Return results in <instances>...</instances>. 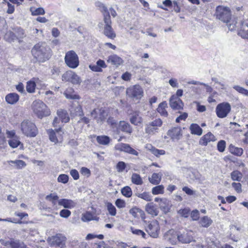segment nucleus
<instances>
[{"mask_svg": "<svg viewBox=\"0 0 248 248\" xmlns=\"http://www.w3.org/2000/svg\"><path fill=\"white\" fill-rule=\"evenodd\" d=\"M31 53L33 63L45 62L52 56L51 49L45 42H39L35 45L31 50Z\"/></svg>", "mask_w": 248, "mask_h": 248, "instance_id": "f257e3e1", "label": "nucleus"}, {"mask_svg": "<svg viewBox=\"0 0 248 248\" xmlns=\"http://www.w3.org/2000/svg\"><path fill=\"white\" fill-rule=\"evenodd\" d=\"M21 130L23 134L29 137H35L38 134L35 124L29 120H25L21 123Z\"/></svg>", "mask_w": 248, "mask_h": 248, "instance_id": "f03ea898", "label": "nucleus"}, {"mask_svg": "<svg viewBox=\"0 0 248 248\" xmlns=\"http://www.w3.org/2000/svg\"><path fill=\"white\" fill-rule=\"evenodd\" d=\"M32 108L34 113L39 118L46 116L49 114L46 106L42 101L36 100L33 102Z\"/></svg>", "mask_w": 248, "mask_h": 248, "instance_id": "7ed1b4c3", "label": "nucleus"}, {"mask_svg": "<svg viewBox=\"0 0 248 248\" xmlns=\"http://www.w3.org/2000/svg\"><path fill=\"white\" fill-rule=\"evenodd\" d=\"M100 29L103 28V33L107 37L113 39L116 37V33L112 27V22L110 18H105L103 19V23H99L98 25Z\"/></svg>", "mask_w": 248, "mask_h": 248, "instance_id": "20e7f679", "label": "nucleus"}, {"mask_svg": "<svg viewBox=\"0 0 248 248\" xmlns=\"http://www.w3.org/2000/svg\"><path fill=\"white\" fill-rule=\"evenodd\" d=\"M217 18L224 23H228L231 18V12L229 8L218 6L216 8Z\"/></svg>", "mask_w": 248, "mask_h": 248, "instance_id": "39448f33", "label": "nucleus"}, {"mask_svg": "<svg viewBox=\"0 0 248 248\" xmlns=\"http://www.w3.org/2000/svg\"><path fill=\"white\" fill-rule=\"evenodd\" d=\"M65 62L70 68H76L79 65L78 57L73 50L68 51L64 57Z\"/></svg>", "mask_w": 248, "mask_h": 248, "instance_id": "423d86ee", "label": "nucleus"}, {"mask_svg": "<svg viewBox=\"0 0 248 248\" xmlns=\"http://www.w3.org/2000/svg\"><path fill=\"white\" fill-rule=\"evenodd\" d=\"M66 238L62 234L58 233L54 236L49 237L47 242L51 247L63 248L65 245Z\"/></svg>", "mask_w": 248, "mask_h": 248, "instance_id": "0eeeda50", "label": "nucleus"}, {"mask_svg": "<svg viewBox=\"0 0 248 248\" xmlns=\"http://www.w3.org/2000/svg\"><path fill=\"white\" fill-rule=\"evenodd\" d=\"M231 110V105L228 102H222L218 104L216 108V113L219 118L227 117Z\"/></svg>", "mask_w": 248, "mask_h": 248, "instance_id": "6e6552de", "label": "nucleus"}, {"mask_svg": "<svg viewBox=\"0 0 248 248\" xmlns=\"http://www.w3.org/2000/svg\"><path fill=\"white\" fill-rule=\"evenodd\" d=\"M146 231L150 236L154 238H157L160 232L158 222L156 220L151 221L146 227Z\"/></svg>", "mask_w": 248, "mask_h": 248, "instance_id": "1a4fd4ad", "label": "nucleus"}, {"mask_svg": "<svg viewBox=\"0 0 248 248\" xmlns=\"http://www.w3.org/2000/svg\"><path fill=\"white\" fill-rule=\"evenodd\" d=\"M143 91L139 85H135L127 89L126 94L131 98L140 99L143 96Z\"/></svg>", "mask_w": 248, "mask_h": 248, "instance_id": "9d476101", "label": "nucleus"}, {"mask_svg": "<svg viewBox=\"0 0 248 248\" xmlns=\"http://www.w3.org/2000/svg\"><path fill=\"white\" fill-rule=\"evenodd\" d=\"M62 80L65 81H68L73 84L79 85L81 82L80 78L75 72L69 70L66 72L62 76Z\"/></svg>", "mask_w": 248, "mask_h": 248, "instance_id": "9b49d317", "label": "nucleus"}, {"mask_svg": "<svg viewBox=\"0 0 248 248\" xmlns=\"http://www.w3.org/2000/svg\"><path fill=\"white\" fill-rule=\"evenodd\" d=\"M162 124V121L159 118L156 119L146 124L145 133L149 135H153L158 132V127H160Z\"/></svg>", "mask_w": 248, "mask_h": 248, "instance_id": "f8f14e48", "label": "nucleus"}, {"mask_svg": "<svg viewBox=\"0 0 248 248\" xmlns=\"http://www.w3.org/2000/svg\"><path fill=\"white\" fill-rule=\"evenodd\" d=\"M191 84L194 85H202L205 87L206 91L208 93H211L213 91L212 88L209 85L204 83L203 82H200L199 81H197L195 80H190L187 82V90L188 89L189 92L191 94L193 95V94L197 93L198 92V88L194 86L190 87L188 85H190Z\"/></svg>", "mask_w": 248, "mask_h": 248, "instance_id": "ddd939ff", "label": "nucleus"}, {"mask_svg": "<svg viewBox=\"0 0 248 248\" xmlns=\"http://www.w3.org/2000/svg\"><path fill=\"white\" fill-rule=\"evenodd\" d=\"M117 149L121 152L133 155L138 156L139 155V153L127 143H120L117 145Z\"/></svg>", "mask_w": 248, "mask_h": 248, "instance_id": "4468645a", "label": "nucleus"}, {"mask_svg": "<svg viewBox=\"0 0 248 248\" xmlns=\"http://www.w3.org/2000/svg\"><path fill=\"white\" fill-rule=\"evenodd\" d=\"M238 34L242 38L248 39V19L242 21L238 28Z\"/></svg>", "mask_w": 248, "mask_h": 248, "instance_id": "2eb2a0df", "label": "nucleus"}, {"mask_svg": "<svg viewBox=\"0 0 248 248\" xmlns=\"http://www.w3.org/2000/svg\"><path fill=\"white\" fill-rule=\"evenodd\" d=\"M170 107L173 109H181L184 107L182 101L175 95H172L169 100Z\"/></svg>", "mask_w": 248, "mask_h": 248, "instance_id": "dca6fc26", "label": "nucleus"}, {"mask_svg": "<svg viewBox=\"0 0 248 248\" xmlns=\"http://www.w3.org/2000/svg\"><path fill=\"white\" fill-rule=\"evenodd\" d=\"M167 135L170 137L173 140H179L182 136L181 128L175 127L170 129L167 132Z\"/></svg>", "mask_w": 248, "mask_h": 248, "instance_id": "f3484780", "label": "nucleus"}, {"mask_svg": "<svg viewBox=\"0 0 248 248\" xmlns=\"http://www.w3.org/2000/svg\"><path fill=\"white\" fill-rule=\"evenodd\" d=\"M216 140L215 136L211 132H208L201 138L199 143L200 145L206 146L209 142Z\"/></svg>", "mask_w": 248, "mask_h": 248, "instance_id": "a211bd4d", "label": "nucleus"}, {"mask_svg": "<svg viewBox=\"0 0 248 248\" xmlns=\"http://www.w3.org/2000/svg\"><path fill=\"white\" fill-rule=\"evenodd\" d=\"M58 204L66 209H71L76 206L77 203L72 200L62 199L59 200Z\"/></svg>", "mask_w": 248, "mask_h": 248, "instance_id": "6ab92c4d", "label": "nucleus"}, {"mask_svg": "<svg viewBox=\"0 0 248 248\" xmlns=\"http://www.w3.org/2000/svg\"><path fill=\"white\" fill-rule=\"evenodd\" d=\"M16 33L17 34L16 36L15 35L14 32L10 31L9 33H6L5 38L7 36H10L11 38L9 39L8 41H11L14 40L15 37H16L18 38H23L24 36H25L24 30L20 27L17 28Z\"/></svg>", "mask_w": 248, "mask_h": 248, "instance_id": "aec40b11", "label": "nucleus"}, {"mask_svg": "<svg viewBox=\"0 0 248 248\" xmlns=\"http://www.w3.org/2000/svg\"><path fill=\"white\" fill-rule=\"evenodd\" d=\"M119 128L123 132L128 134L132 133L133 129L130 124L125 121H120L119 124Z\"/></svg>", "mask_w": 248, "mask_h": 248, "instance_id": "412c9836", "label": "nucleus"}, {"mask_svg": "<svg viewBox=\"0 0 248 248\" xmlns=\"http://www.w3.org/2000/svg\"><path fill=\"white\" fill-rule=\"evenodd\" d=\"M95 5L97 7H98V9L102 13L103 16V19H105L106 17L108 18H108H110V13L108 11V8L104 4L101 2L98 1L95 3Z\"/></svg>", "mask_w": 248, "mask_h": 248, "instance_id": "4be33fe9", "label": "nucleus"}, {"mask_svg": "<svg viewBox=\"0 0 248 248\" xmlns=\"http://www.w3.org/2000/svg\"><path fill=\"white\" fill-rule=\"evenodd\" d=\"M19 96L15 93H10L5 96V100L8 104L13 105L19 100Z\"/></svg>", "mask_w": 248, "mask_h": 248, "instance_id": "5701e85b", "label": "nucleus"}, {"mask_svg": "<svg viewBox=\"0 0 248 248\" xmlns=\"http://www.w3.org/2000/svg\"><path fill=\"white\" fill-rule=\"evenodd\" d=\"M57 113L62 123H67L70 121V117L66 110L60 109L57 111Z\"/></svg>", "mask_w": 248, "mask_h": 248, "instance_id": "b1692460", "label": "nucleus"}, {"mask_svg": "<svg viewBox=\"0 0 248 248\" xmlns=\"http://www.w3.org/2000/svg\"><path fill=\"white\" fill-rule=\"evenodd\" d=\"M145 210L148 214L152 216H156L158 215V212L153 202L148 203L146 205Z\"/></svg>", "mask_w": 248, "mask_h": 248, "instance_id": "393cba45", "label": "nucleus"}, {"mask_svg": "<svg viewBox=\"0 0 248 248\" xmlns=\"http://www.w3.org/2000/svg\"><path fill=\"white\" fill-rule=\"evenodd\" d=\"M162 176L161 173H154L151 177H149V181L151 184L157 185L160 183Z\"/></svg>", "mask_w": 248, "mask_h": 248, "instance_id": "a878e982", "label": "nucleus"}, {"mask_svg": "<svg viewBox=\"0 0 248 248\" xmlns=\"http://www.w3.org/2000/svg\"><path fill=\"white\" fill-rule=\"evenodd\" d=\"M11 248H27V245L19 239L12 238Z\"/></svg>", "mask_w": 248, "mask_h": 248, "instance_id": "bb28decb", "label": "nucleus"}, {"mask_svg": "<svg viewBox=\"0 0 248 248\" xmlns=\"http://www.w3.org/2000/svg\"><path fill=\"white\" fill-rule=\"evenodd\" d=\"M189 128L192 134L201 136L202 133V129L197 124H192Z\"/></svg>", "mask_w": 248, "mask_h": 248, "instance_id": "cd10ccee", "label": "nucleus"}, {"mask_svg": "<svg viewBox=\"0 0 248 248\" xmlns=\"http://www.w3.org/2000/svg\"><path fill=\"white\" fill-rule=\"evenodd\" d=\"M96 141L99 144L107 145L110 141V138L106 135L97 136Z\"/></svg>", "mask_w": 248, "mask_h": 248, "instance_id": "c85d7f7f", "label": "nucleus"}, {"mask_svg": "<svg viewBox=\"0 0 248 248\" xmlns=\"http://www.w3.org/2000/svg\"><path fill=\"white\" fill-rule=\"evenodd\" d=\"M160 209L165 213L169 212L170 208L169 204V201L166 199H164L161 200V202L159 203Z\"/></svg>", "mask_w": 248, "mask_h": 248, "instance_id": "c756f323", "label": "nucleus"}, {"mask_svg": "<svg viewBox=\"0 0 248 248\" xmlns=\"http://www.w3.org/2000/svg\"><path fill=\"white\" fill-rule=\"evenodd\" d=\"M167 107V104L165 101L160 103L157 108V112L162 116L167 117L168 115V112L165 108Z\"/></svg>", "mask_w": 248, "mask_h": 248, "instance_id": "7c9ffc66", "label": "nucleus"}, {"mask_svg": "<svg viewBox=\"0 0 248 248\" xmlns=\"http://www.w3.org/2000/svg\"><path fill=\"white\" fill-rule=\"evenodd\" d=\"M129 121L132 124L137 126L139 125L142 122L141 118L137 113L132 115L130 117Z\"/></svg>", "mask_w": 248, "mask_h": 248, "instance_id": "2f4dec72", "label": "nucleus"}, {"mask_svg": "<svg viewBox=\"0 0 248 248\" xmlns=\"http://www.w3.org/2000/svg\"><path fill=\"white\" fill-rule=\"evenodd\" d=\"M230 152L236 156H240L243 154V150L241 148L236 147L232 145H230L229 147Z\"/></svg>", "mask_w": 248, "mask_h": 248, "instance_id": "473e14b6", "label": "nucleus"}, {"mask_svg": "<svg viewBox=\"0 0 248 248\" xmlns=\"http://www.w3.org/2000/svg\"><path fill=\"white\" fill-rule=\"evenodd\" d=\"M213 223L212 220L207 216H204L200 220V224L203 227L208 228Z\"/></svg>", "mask_w": 248, "mask_h": 248, "instance_id": "72a5a7b5", "label": "nucleus"}, {"mask_svg": "<svg viewBox=\"0 0 248 248\" xmlns=\"http://www.w3.org/2000/svg\"><path fill=\"white\" fill-rule=\"evenodd\" d=\"M108 61L111 64L119 65L122 62V59L116 55H110L108 57Z\"/></svg>", "mask_w": 248, "mask_h": 248, "instance_id": "f704fd0d", "label": "nucleus"}, {"mask_svg": "<svg viewBox=\"0 0 248 248\" xmlns=\"http://www.w3.org/2000/svg\"><path fill=\"white\" fill-rule=\"evenodd\" d=\"M147 148L151 151V152L156 156L160 155H163L165 154V151L163 150H159L153 147L151 144L148 145Z\"/></svg>", "mask_w": 248, "mask_h": 248, "instance_id": "c9c22d12", "label": "nucleus"}, {"mask_svg": "<svg viewBox=\"0 0 248 248\" xmlns=\"http://www.w3.org/2000/svg\"><path fill=\"white\" fill-rule=\"evenodd\" d=\"M9 164H14L17 169H21L26 166L25 161L22 160H9L7 161Z\"/></svg>", "mask_w": 248, "mask_h": 248, "instance_id": "e433bc0d", "label": "nucleus"}, {"mask_svg": "<svg viewBox=\"0 0 248 248\" xmlns=\"http://www.w3.org/2000/svg\"><path fill=\"white\" fill-rule=\"evenodd\" d=\"M132 182L137 185H141L143 184V181L140 174L134 173L131 176Z\"/></svg>", "mask_w": 248, "mask_h": 248, "instance_id": "4c0bfd02", "label": "nucleus"}, {"mask_svg": "<svg viewBox=\"0 0 248 248\" xmlns=\"http://www.w3.org/2000/svg\"><path fill=\"white\" fill-rule=\"evenodd\" d=\"M242 177V173L238 170H233L231 173V177L233 181L240 182Z\"/></svg>", "mask_w": 248, "mask_h": 248, "instance_id": "58836bf2", "label": "nucleus"}, {"mask_svg": "<svg viewBox=\"0 0 248 248\" xmlns=\"http://www.w3.org/2000/svg\"><path fill=\"white\" fill-rule=\"evenodd\" d=\"M36 83L34 81L30 80L27 82L26 90L29 93H33L35 92Z\"/></svg>", "mask_w": 248, "mask_h": 248, "instance_id": "ea45409f", "label": "nucleus"}, {"mask_svg": "<svg viewBox=\"0 0 248 248\" xmlns=\"http://www.w3.org/2000/svg\"><path fill=\"white\" fill-rule=\"evenodd\" d=\"M164 191V186L162 185L156 186L152 189V193L153 195L163 194Z\"/></svg>", "mask_w": 248, "mask_h": 248, "instance_id": "a19ab883", "label": "nucleus"}, {"mask_svg": "<svg viewBox=\"0 0 248 248\" xmlns=\"http://www.w3.org/2000/svg\"><path fill=\"white\" fill-rule=\"evenodd\" d=\"M136 196L147 202H151L152 200L151 195L147 192H144L142 193H137Z\"/></svg>", "mask_w": 248, "mask_h": 248, "instance_id": "79ce46f5", "label": "nucleus"}, {"mask_svg": "<svg viewBox=\"0 0 248 248\" xmlns=\"http://www.w3.org/2000/svg\"><path fill=\"white\" fill-rule=\"evenodd\" d=\"M122 194L127 198H130L132 195V191L129 186H125L121 189Z\"/></svg>", "mask_w": 248, "mask_h": 248, "instance_id": "37998d69", "label": "nucleus"}, {"mask_svg": "<svg viewBox=\"0 0 248 248\" xmlns=\"http://www.w3.org/2000/svg\"><path fill=\"white\" fill-rule=\"evenodd\" d=\"M107 210L112 216H115L116 214V209L112 203L108 202L106 204Z\"/></svg>", "mask_w": 248, "mask_h": 248, "instance_id": "c03bdc74", "label": "nucleus"}, {"mask_svg": "<svg viewBox=\"0 0 248 248\" xmlns=\"http://www.w3.org/2000/svg\"><path fill=\"white\" fill-rule=\"evenodd\" d=\"M233 88L238 93L244 96H248V90L243 87L239 85H234L233 86Z\"/></svg>", "mask_w": 248, "mask_h": 248, "instance_id": "a18cd8bd", "label": "nucleus"}, {"mask_svg": "<svg viewBox=\"0 0 248 248\" xmlns=\"http://www.w3.org/2000/svg\"><path fill=\"white\" fill-rule=\"evenodd\" d=\"M129 213L130 214L132 215L134 217H138V213H140L141 216L144 214V212L141 209L136 207L131 208L129 210Z\"/></svg>", "mask_w": 248, "mask_h": 248, "instance_id": "49530a36", "label": "nucleus"}, {"mask_svg": "<svg viewBox=\"0 0 248 248\" xmlns=\"http://www.w3.org/2000/svg\"><path fill=\"white\" fill-rule=\"evenodd\" d=\"M81 219L84 222H88L95 220V218L92 213L89 212H87L86 213L82 214Z\"/></svg>", "mask_w": 248, "mask_h": 248, "instance_id": "de8ad7c7", "label": "nucleus"}, {"mask_svg": "<svg viewBox=\"0 0 248 248\" xmlns=\"http://www.w3.org/2000/svg\"><path fill=\"white\" fill-rule=\"evenodd\" d=\"M9 146L12 148H17L21 142L16 139H12L8 141Z\"/></svg>", "mask_w": 248, "mask_h": 248, "instance_id": "09e8293b", "label": "nucleus"}, {"mask_svg": "<svg viewBox=\"0 0 248 248\" xmlns=\"http://www.w3.org/2000/svg\"><path fill=\"white\" fill-rule=\"evenodd\" d=\"M31 12L32 15L33 16L43 15L45 13V10L42 7H38L34 9L33 10L31 9Z\"/></svg>", "mask_w": 248, "mask_h": 248, "instance_id": "8fccbe9b", "label": "nucleus"}, {"mask_svg": "<svg viewBox=\"0 0 248 248\" xmlns=\"http://www.w3.org/2000/svg\"><path fill=\"white\" fill-rule=\"evenodd\" d=\"M69 176L65 174H61L59 175L57 181L58 182L66 184L68 182Z\"/></svg>", "mask_w": 248, "mask_h": 248, "instance_id": "3c124183", "label": "nucleus"}, {"mask_svg": "<svg viewBox=\"0 0 248 248\" xmlns=\"http://www.w3.org/2000/svg\"><path fill=\"white\" fill-rule=\"evenodd\" d=\"M59 199V197L56 194L51 193L46 197V200L50 201L53 204H55V202Z\"/></svg>", "mask_w": 248, "mask_h": 248, "instance_id": "603ef678", "label": "nucleus"}, {"mask_svg": "<svg viewBox=\"0 0 248 248\" xmlns=\"http://www.w3.org/2000/svg\"><path fill=\"white\" fill-rule=\"evenodd\" d=\"M131 231H132V232L134 234H136L137 235H141L142 236V237L144 239L147 238L146 237L147 235L145 234V233L143 231H142L141 230L136 229H134L133 228H131Z\"/></svg>", "mask_w": 248, "mask_h": 248, "instance_id": "864d4df0", "label": "nucleus"}, {"mask_svg": "<svg viewBox=\"0 0 248 248\" xmlns=\"http://www.w3.org/2000/svg\"><path fill=\"white\" fill-rule=\"evenodd\" d=\"M171 230L167 232L164 235V239L167 241L170 242L172 245H174L176 243L175 238H172L169 236L170 234Z\"/></svg>", "mask_w": 248, "mask_h": 248, "instance_id": "5fc2aeb1", "label": "nucleus"}, {"mask_svg": "<svg viewBox=\"0 0 248 248\" xmlns=\"http://www.w3.org/2000/svg\"><path fill=\"white\" fill-rule=\"evenodd\" d=\"M226 148V141L224 140H219L217 144V150L220 152H223Z\"/></svg>", "mask_w": 248, "mask_h": 248, "instance_id": "6e6d98bb", "label": "nucleus"}, {"mask_svg": "<svg viewBox=\"0 0 248 248\" xmlns=\"http://www.w3.org/2000/svg\"><path fill=\"white\" fill-rule=\"evenodd\" d=\"M99 117L96 120V121L98 123H102L104 121H105L106 119V112L104 110L99 109Z\"/></svg>", "mask_w": 248, "mask_h": 248, "instance_id": "4d7b16f0", "label": "nucleus"}, {"mask_svg": "<svg viewBox=\"0 0 248 248\" xmlns=\"http://www.w3.org/2000/svg\"><path fill=\"white\" fill-rule=\"evenodd\" d=\"M49 138L50 141L54 142L55 143H56L58 142V139L56 136L55 132L52 129H51L49 132Z\"/></svg>", "mask_w": 248, "mask_h": 248, "instance_id": "13d9d810", "label": "nucleus"}, {"mask_svg": "<svg viewBox=\"0 0 248 248\" xmlns=\"http://www.w3.org/2000/svg\"><path fill=\"white\" fill-rule=\"evenodd\" d=\"M230 22V21L228 23H227L229 30L233 31L235 30L236 28L238 29L239 27L240 23L238 24L235 21H232L231 23H229Z\"/></svg>", "mask_w": 248, "mask_h": 248, "instance_id": "bf43d9fd", "label": "nucleus"}, {"mask_svg": "<svg viewBox=\"0 0 248 248\" xmlns=\"http://www.w3.org/2000/svg\"><path fill=\"white\" fill-rule=\"evenodd\" d=\"M75 115L78 116H83L84 114L81 106L78 105L75 108Z\"/></svg>", "mask_w": 248, "mask_h": 248, "instance_id": "052dcab7", "label": "nucleus"}, {"mask_svg": "<svg viewBox=\"0 0 248 248\" xmlns=\"http://www.w3.org/2000/svg\"><path fill=\"white\" fill-rule=\"evenodd\" d=\"M63 94L68 99H79L80 98L79 95L71 94L68 91L64 92Z\"/></svg>", "mask_w": 248, "mask_h": 248, "instance_id": "680f3d73", "label": "nucleus"}, {"mask_svg": "<svg viewBox=\"0 0 248 248\" xmlns=\"http://www.w3.org/2000/svg\"><path fill=\"white\" fill-rule=\"evenodd\" d=\"M71 211L67 209H63L60 212V215L63 218H68L71 215Z\"/></svg>", "mask_w": 248, "mask_h": 248, "instance_id": "e2e57ef3", "label": "nucleus"}, {"mask_svg": "<svg viewBox=\"0 0 248 248\" xmlns=\"http://www.w3.org/2000/svg\"><path fill=\"white\" fill-rule=\"evenodd\" d=\"M115 204L118 208H123L126 205L125 201L121 199H117L115 201Z\"/></svg>", "mask_w": 248, "mask_h": 248, "instance_id": "0e129e2a", "label": "nucleus"}, {"mask_svg": "<svg viewBox=\"0 0 248 248\" xmlns=\"http://www.w3.org/2000/svg\"><path fill=\"white\" fill-rule=\"evenodd\" d=\"M190 217L193 220H198L200 218L199 211L197 209L193 210L191 212Z\"/></svg>", "mask_w": 248, "mask_h": 248, "instance_id": "69168bd1", "label": "nucleus"}, {"mask_svg": "<svg viewBox=\"0 0 248 248\" xmlns=\"http://www.w3.org/2000/svg\"><path fill=\"white\" fill-rule=\"evenodd\" d=\"M126 168V164L123 161H119L116 165V168L118 172H123Z\"/></svg>", "mask_w": 248, "mask_h": 248, "instance_id": "338daca9", "label": "nucleus"}, {"mask_svg": "<svg viewBox=\"0 0 248 248\" xmlns=\"http://www.w3.org/2000/svg\"><path fill=\"white\" fill-rule=\"evenodd\" d=\"M207 248H222V246L219 242L212 241Z\"/></svg>", "mask_w": 248, "mask_h": 248, "instance_id": "774afa93", "label": "nucleus"}]
</instances>
